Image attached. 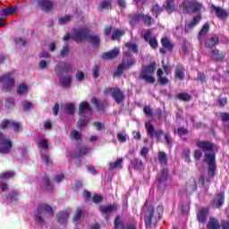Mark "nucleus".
<instances>
[{
    "label": "nucleus",
    "instance_id": "2f4dec72",
    "mask_svg": "<svg viewBox=\"0 0 229 229\" xmlns=\"http://www.w3.org/2000/svg\"><path fill=\"white\" fill-rule=\"evenodd\" d=\"M84 217L85 216H83V209H81V208H77L72 217L73 223H77V221H81V219H84Z\"/></svg>",
    "mask_w": 229,
    "mask_h": 229
},
{
    "label": "nucleus",
    "instance_id": "a211bd4d",
    "mask_svg": "<svg viewBox=\"0 0 229 229\" xmlns=\"http://www.w3.org/2000/svg\"><path fill=\"white\" fill-rule=\"evenodd\" d=\"M90 103L93 104V106L96 108L97 112H105V108H106L105 102L99 101L96 97H93L90 99Z\"/></svg>",
    "mask_w": 229,
    "mask_h": 229
},
{
    "label": "nucleus",
    "instance_id": "1a4fd4ad",
    "mask_svg": "<svg viewBox=\"0 0 229 229\" xmlns=\"http://www.w3.org/2000/svg\"><path fill=\"white\" fill-rule=\"evenodd\" d=\"M205 162L208 165V176H216V155L206 154Z\"/></svg>",
    "mask_w": 229,
    "mask_h": 229
},
{
    "label": "nucleus",
    "instance_id": "0eeeda50",
    "mask_svg": "<svg viewBox=\"0 0 229 229\" xmlns=\"http://www.w3.org/2000/svg\"><path fill=\"white\" fill-rule=\"evenodd\" d=\"M135 64V60L124 55L122 64L117 67L115 76H122L126 69H130Z\"/></svg>",
    "mask_w": 229,
    "mask_h": 229
},
{
    "label": "nucleus",
    "instance_id": "c85d7f7f",
    "mask_svg": "<svg viewBox=\"0 0 229 229\" xmlns=\"http://www.w3.org/2000/svg\"><path fill=\"white\" fill-rule=\"evenodd\" d=\"M209 30H210V26L208 25V23H205L198 34L199 40H203V38L207 37Z\"/></svg>",
    "mask_w": 229,
    "mask_h": 229
},
{
    "label": "nucleus",
    "instance_id": "338daca9",
    "mask_svg": "<svg viewBox=\"0 0 229 229\" xmlns=\"http://www.w3.org/2000/svg\"><path fill=\"white\" fill-rule=\"evenodd\" d=\"M41 158H42V161L46 163V165H49V164H51V159L49 157V155L41 153Z\"/></svg>",
    "mask_w": 229,
    "mask_h": 229
},
{
    "label": "nucleus",
    "instance_id": "c03bdc74",
    "mask_svg": "<svg viewBox=\"0 0 229 229\" xmlns=\"http://www.w3.org/2000/svg\"><path fill=\"white\" fill-rule=\"evenodd\" d=\"M71 49L69 48V44L64 43V45L63 46V48L61 50V58H65V56H67V55H69Z\"/></svg>",
    "mask_w": 229,
    "mask_h": 229
},
{
    "label": "nucleus",
    "instance_id": "4d7b16f0",
    "mask_svg": "<svg viewBox=\"0 0 229 229\" xmlns=\"http://www.w3.org/2000/svg\"><path fill=\"white\" fill-rule=\"evenodd\" d=\"M152 13L154 15H156V17H158V15H160V13H162V8H160V6H158V4H155L152 7Z\"/></svg>",
    "mask_w": 229,
    "mask_h": 229
},
{
    "label": "nucleus",
    "instance_id": "052dcab7",
    "mask_svg": "<svg viewBox=\"0 0 229 229\" xmlns=\"http://www.w3.org/2000/svg\"><path fill=\"white\" fill-rule=\"evenodd\" d=\"M158 157H159L160 164H163V165L167 164V156L165 155V153L160 152Z\"/></svg>",
    "mask_w": 229,
    "mask_h": 229
},
{
    "label": "nucleus",
    "instance_id": "680f3d73",
    "mask_svg": "<svg viewBox=\"0 0 229 229\" xmlns=\"http://www.w3.org/2000/svg\"><path fill=\"white\" fill-rule=\"evenodd\" d=\"M77 81H83L85 80V73L81 71H78L75 74Z\"/></svg>",
    "mask_w": 229,
    "mask_h": 229
},
{
    "label": "nucleus",
    "instance_id": "bb28decb",
    "mask_svg": "<svg viewBox=\"0 0 229 229\" xmlns=\"http://www.w3.org/2000/svg\"><path fill=\"white\" fill-rule=\"evenodd\" d=\"M197 146L203 151H213L214 146L208 141H198Z\"/></svg>",
    "mask_w": 229,
    "mask_h": 229
},
{
    "label": "nucleus",
    "instance_id": "a18cd8bd",
    "mask_svg": "<svg viewBox=\"0 0 229 229\" xmlns=\"http://www.w3.org/2000/svg\"><path fill=\"white\" fill-rule=\"evenodd\" d=\"M102 10H112V2L110 0H105L100 3Z\"/></svg>",
    "mask_w": 229,
    "mask_h": 229
},
{
    "label": "nucleus",
    "instance_id": "cd10ccee",
    "mask_svg": "<svg viewBox=\"0 0 229 229\" xmlns=\"http://www.w3.org/2000/svg\"><path fill=\"white\" fill-rule=\"evenodd\" d=\"M90 123V118L85 114H81V117L77 122V127L79 130H81V128L87 126Z\"/></svg>",
    "mask_w": 229,
    "mask_h": 229
},
{
    "label": "nucleus",
    "instance_id": "7ed1b4c3",
    "mask_svg": "<svg viewBox=\"0 0 229 229\" xmlns=\"http://www.w3.org/2000/svg\"><path fill=\"white\" fill-rule=\"evenodd\" d=\"M157 70V63H151L148 67H144L140 72V77L148 83H155V77L153 72Z\"/></svg>",
    "mask_w": 229,
    "mask_h": 229
},
{
    "label": "nucleus",
    "instance_id": "bf43d9fd",
    "mask_svg": "<svg viewBox=\"0 0 229 229\" xmlns=\"http://www.w3.org/2000/svg\"><path fill=\"white\" fill-rule=\"evenodd\" d=\"M71 135L75 140H81V133H80V131L72 130Z\"/></svg>",
    "mask_w": 229,
    "mask_h": 229
},
{
    "label": "nucleus",
    "instance_id": "13d9d810",
    "mask_svg": "<svg viewBox=\"0 0 229 229\" xmlns=\"http://www.w3.org/2000/svg\"><path fill=\"white\" fill-rule=\"evenodd\" d=\"M103 201V196L98 194V193H95L92 197V202L93 203H101Z\"/></svg>",
    "mask_w": 229,
    "mask_h": 229
},
{
    "label": "nucleus",
    "instance_id": "f257e3e1",
    "mask_svg": "<svg viewBox=\"0 0 229 229\" xmlns=\"http://www.w3.org/2000/svg\"><path fill=\"white\" fill-rule=\"evenodd\" d=\"M48 214L50 217H55V209L47 203H40L36 208V212L34 213V221L37 225H44Z\"/></svg>",
    "mask_w": 229,
    "mask_h": 229
},
{
    "label": "nucleus",
    "instance_id": "69168bd1",
    "mask_svg": "<svg viewBox=\"0 0 229 229\" xmlns=\"http://www.w3.org/2000/svg\"><path fill=\"white\" fill-rule=\"evenodd\" d=\"M82 198L85 201H90V199H92V193L89 191H84Z\"/></svg>",
    "mask_w": 229,
    "mask_h": 229
},
{
    "label": "nucleus",
    "instance_id": "5701e85b",
    "mask_svg": "<svg viewBox=\"0 0 229 229\" xmlns=\"http://www.w3.org/2000/svg\"><path fill=\"white\" fill-rule=\"evenodd\" d=\"M224 204H225V193L220 192L216 195V197L213 200V207L215 208H219V207H223Z\"/></svg>",
    "mask_w": 229,
    "mask_h": 229
},
{
    "label": "nucleus",
    "instance_id": "e2e57ef3",
    "mask_svg": "<svg viewBox=\"0 0 229 229\" xmlns=\"http://www.w3.org/2000/svg\"><path fill=\"white\" fill-rule=\"evenodd\" d=\"M125 47H127V49L129 51H131L132 53H137V45H135V44L127 43V44H125Z\"/></svg>",
    "mask_w": 229,
    "mask_h": 229
},
{
    "label": "nucleus",
    "instance_id": "5fc2aeb1",
    "mask_svg": "<svg viewBox=\"0 0 229 229\" xmlns=\"http://www.w3.org/2000/svg\"><path fill=\"white\" fill-rule=\"evenodd\" d=\"M99 65L96 64L93 69H92V76L94 78V80H98V78H99Z\"/></svg>",
    "mask_w": 229,
    "mask_h": 229
},
{
    "label": "nucleus",
    "instance_id": "7c9ffc66",
    "mask_svg": "<svg viewBox=\"0 0 229 229\" xmlns=\"http://www.w3.org/2000/svg\"><path fill=\"white\" fill-rule=\"evenodd\" d=\"M211 58L212 60H223L225 58V54L220 52L217 48H215L211 51Z\"/></svg>",
    "mask_w": 229,
    "mask_h": 229
},
{
    "label": "nucleus",
    "instance_id": "e433bc0d",
    "mask_svg": "<svg viewBox=\"0 0 229 229\" xmlns=\"http://www.w3.org/2000/svg\"><path fill=\"white\" fill-rule=\"evenodd\" d=\"M6 199H9L11 202L17 201L19 197V191L12 190L7 195L4 196Z\"/></svg>",
    "mask_w": 229,
    "mask_h": 229
},
{
    "label": "nucleus",
    "instance_id": "2eb2a0df",
    "mask_svg": "<svg viewBox=\"0 0 229 229\" xmlns=\"http://www.w3.org/2000/svg\"><path fill=\"white\" fill-rule=\"evenodd\" d=\"M55 71L56 74H63V72L67 73L70 71H72V65L67 63L59 64L55 67Z\"/></svg>",
    "mask_w": 229,
    "mask_h": 229
},
{
    "label": "nucleus",
    "instance_id": "20e7f679",
    "mask_svg": "<svg viewBox=\"0 0 229 229\" xmlns=\"http://www.w3.org/2000/svg\"><path fill=\"white\" fill-rule=\"evenodd\" d=\"M89 33H90V29L83 27L79 30H75L72 35V38L76 42V44H80V42L87 40Z\"/></svg>",
    "mask_w": 229,
    "mask_h": 229
},
{
    "label": "nucleus",
    "instance_id": "49530a36",
    "mask_svg": "<svg viewBox=\"0 0 229 229\" xmlns=\"http://www.w3.org/2000/svg\"><path fill=\"white\" fill-rule=\"evenodd\" d=\"M105 96H112L115 99V88H106L104 89Z\"/></svg>",
    "mask_w": 229,
    "mask_h": 229
},
{
    "label": "nucleus",
    "instance_id": "dca6fc26",
    "mask_svg": "<svg viewBox=\"0 0 229 229\" xmlns=\"http://www.w3.org/2000/svg\"><path fill=\"white\" fill-rule=\"evenodd\" d=\"M217 44H219V37L213 35L206 38L204 46L205 47L211 49V47H215V46H217Z\"/></svg>",
    "mask_w": 229,
    "mask_h": 229
},
{
    "label": "nucleus",
    "instance_id": "864d4df0",
    "mask_svg": "<svg viewBox=\"0 0 229 229\" xmlns=\"http://www.w3.org/2000/svg\"><path fill=\"white\" fill-rule=\"evenodd\" d=\"M71 19H72V16H71V15H65L64 17H61V18H59V24L64 26V24H67V22H69V21H71Z\"/></svg>",
    "mask_w": 229,
    "mask_h": 229
},
{
    "label": "nucleus",
    "instance_id": "393cba45",
    "mask_svg": "<svg viewBox=\"0 0 229 229\" xmlns=\"http://www.w3.org/2000/svg\"><path fill=\"white\" fill-rule=\"evenodd\" d=\"M93 47H97V46H99L101 44V39L99 38V35H92L90 33L88 34L87 39Z\"/></svg>",
    "mask_w": 229,
    "mask_h": 229
},
{
    "label": "nucleus",
    "instance_id": "09e8293b",
    "mask_svg": "<svg viewBox=\"0 0 229 229\" xmlns=\"http://www.w3.org/2000/svg\"><path fill=\"white\" fill-rule=\"evenodd\" d=\"M18 96H22L25 92H28V85L21 84L17 89Z\"/></svg>",
    "mask_w": 229,
    "mask_h": 229
},
{
    "label": "nucleus",
    "instance_id": "6e6d98bb",
    "mask_svg": "<svg viewBox=\"0 0 229 229\" xmlns=\"http://www.w3.org/2000/svg\"><path fill=\"white\" fill-rule=\"evenodd\" d=\"M5 106L8 108H13L15 106V99L13 98H8L5 100Z\"/></svg>",
    "mask_w": 229,
    "mask_h": 229
},
{
    "label": "nucleus",
    "instance_id": "f8f14e48",
    "mask_svg": "<svg viewBox=\"0 0 229 229\" xmlns=\"http://www.w3.org/2000/svg\"><path fill=\"white\" fill-rule=\"evenodd\" d=\"M139 21H143L145 24L148 26H151L154 22L153 18L151 16L144 15V14H135L132 19L130 21V24L133 26Z\"/></svg>",
    "mask_w": 229,
    "mask_h": 229
},
{
    "label": "nucleus",
    "instance_id": "37998d69",
    "mask_svg": "<svg viewBox=\"0 0 229 229\" xmlns=\"http://www.w3.org/2000/svg\"><path fill=\"white\" fill-rule=\"evenodd\" d=\"M115 101L116 103H123L124 101V93L121 89L115 90Z\"/></svg>",
    "mask_w": 229,
    "mask_h": 229
},
{
    "label": "nucleus",
    "instance_id": "4c0bfd02",
    "mask_svg": "<svg viewBox=\"0 0 229 229\" xmlns=\"http://www.w3.org/2000/svg\"><path fill=\"white\" fill-rule=\"evenodd\" d=\"M175 78H178V80H183V78H185V68L182 66H177L175 69Z\"/></svg>",
    "mask_w": 229,
    "mask_h": 229
},
{
    "label": "nucleus",
    "instance_id": "473e14b6",
    "mask_svg": "<svg viewBox=\"0 0 229 229\" xmlns=\"http://www.w3.org/2000/svg\"><path fill=\"white\" fill-rule=\"evenodd\" d=\"M163 6L167 13H173V12L176 10V4H174V1L168 0Z\"/></svg>",
    "mask_w": 229,
    "mask_h": 229
},
{
    "label": "nucleus",
    "instance_id": "ddd939ff",
    "mask_svg": "<svg viewBox=\"0 0 229 229\" xmlns=\"http://www.w3.org/2000/svg\"><path fill=\"white\" fill-rule=\"evenodd\" d=\"M141 37H143L146 42H148L152 49H157L158 46V41L157 40V38L151 36V31L149 30L141 31Z\"/></svg>",
    "mask_w": 229,
    "mask_h": 229
},
{
    "label": "nucleus",
    "instance_id": "a19ab883",
    "mask_svg": "<svg viewBox=\"0 0 229 229\" xmlns=\"http://www.w3.org/2000/svg\"><path fill=\"white\" fill-rule=\"evenodd\" d=\"M157 76H158V80L161 83V85H165L166 83L169 82V80L164 76V71H162V69H158L157 72Z\"/></svg>",
    "mask_w": 229,
    "mask_h": 229
},
{
    "label": "nucleus",
    "instance_id": "6ab92c4d",
    "mask_svg": "<svg viewBox=\"0 0 229 229\" xmlns=\"http://www.w3.org/2000/svg\"><path fill=\"white\" fill-rule=\"evenodd\" d=\"M211 8L218 19H226V17H228V13H226L225 9L216 6L215 4H211Z\"/></svg>",
    "mask_w": 229,
    "mask_h": 229
},
{
    "label": "nucleus",
    "instance_id": "72a5a7b5",
    "mask_svg": "<svg viewBox=\"0 0 229 229\" xmlns=\"http://www.w3.org/2000/svg\"><path fill=\"white\" fill-rule=\"evenodd\" d=\"M89 151H90V148H83L81 149H77L74 151V158H81L85 157V155H88Z\"/></svg>",
    "mask_w": 229,
    "mask_h": 229
},
{
    "label": "nucleus",
    "instance_id": "a878e982",
    "mask_svg": "<svg viewBox=\"0 0 229 229\" xmlns=\"http://www.w3.org/2000/svg\"><path fill=\"white\" fill-rule=\"evenodd\" d=\"M207 216H208V208H200L197 214V217L199 223H205V221H207Z\"/></svg>",
    "mask_w": 229,
    "mask_h": 229
},
{
    "label": "nucleus",
    "instance_id": "6e6552de",
    "mask_svg": "<svg viewBox=\"0 0 229 229\" xmlns=\"http://www.w3.org/2000/svg\"><path fill=\"white\" fill-rule=\"evenodd\" d=\"M10 128V130H13L16 133H20L21 125L20 123H17L15 121L4 119L0 123V129L1 130H6Z\"/></svg>",
    "mask_w": 229,
    "mask_h": 229
},
{
    "label": "nucleus",
    "instance_id": "4468645a",
    "mask_svg": "<svg viewBox=\"0 0 229 229\" xmlns=\"http://www.w3.org/2000/svg\"><path fill=\"white\" fill-rule=\"evenodd\" d=\"M115 229H137V224H135V222H132L124 225V223L121 220V218L119 216H116Z\"/></svg>",
    "mask_w": 229,
    "mask_h": 229
},
{
    "label": "nucleus",
    "instance_id": "c756f323",
    "mask_svg": "<svg viewBox=\"0 0 229 229\" xmlns=\"http://www.w3.org/2000/svg\"><path fill=\"white\" fill-rule=\"evenodd\" d=\"M199 21H201V16L198 15L196 17L193 18V20L185 26V31L189 32L191 31V30H192V28L196 27V25L199 24Z\"/></svg>",
    "mask_w": 229,
    "mask_h": 229
},
{
    "label": "nucleus",
    "instance_id": "412c9836",
    "mask_svg": "<svg viewBox=\"0 0 229 229\" xmlns=\"http://www.w3.org/2000/svg\"><path fill=\"white\" fill-rule=\"evenodd\" d=\"M18 10L17 6L4 7L1 11V15L5 18L8 15H17Z\"/></svg>",
    "mask_w": 229,
    "mask_h": 229
},
{
    "label": "nucleus",
    "instance_id": "b1692460",
    "mask_svg": "<svg viewBox=\"0 0 229 229\" xmlns=\"http://www.w3.org/2000/svg\"><path fill=\"white\" fill-rule=\"evenodd\" d=\"M57 222L59 225H67L69 219V213L67 211H60L56 215Z\"/></svg>",
    "mask_w": 229,
    "mask_h": 229
},
{
    "label": "nucleus",
    "instance_id": "8fccbe9b",
    "mask_svg": "<svg viewBox=\"0 0 229 229\" xmlns=\"http://www.w3.org/2000/svg\"><path fill=\"white\" fill-rule=\"evenodd\" d=\"M128 134H126L125 132H118L117 134V139L122 144L126 142V140H128Z\"/></svg>",
    "mask_w": 229,
    "mask_h": 229
},
{
    "label": "nucleus",
    "instance_id": "3c124183",
    "mask_svg": "<svg viewBox=\"0 0 229 229\" xmlns=\"http://www.w3.org/2000/svg\"><path fill=\"white\" fill-rule=\"evenodd\" d=\"M177 99H180V101H190L191 95L187 93H179L176 95Z\"/></svg>",
    "mask_w": 229,
    "mask_h": 229
},
{
    "label": "nucleus",
    "instance_id": "0e129e2a",
    "mask_svg": "<svg viewBox=\"0 0 229 229\" xmlns=\"http://www.w3.org/2000/svg\"><path fill=\"white\" fill-rule=\"evenodd\" d=\"M39 146L44 149L45 151H47L49 149V145L47 143V140L44 139L39 141Z\"/></svg>",
    "mask_w": 229,
    "mask_h": 229
},
{
    "label": "nucleus",
    "instance_id": "4be33fe9",
    "mask_svg": "<svg viewBox=\"0 0 229 229\" xmlns=\"http://www.w3.org/2000/svg\"><path fill=\"white\" fill-rule=\"evenodd\" d=\"M43 182V187H41L42 191H53L55 189V186L51 184V178H49V175L45 174L42 178Z\"/></svg>",
    "mask_w": 229,
    "mask_h": 229
},
{
    "label": "nucleus",
    "instance_id": "9b49d317",
    "mask_svg": "<svg viewBox=\"0 0 229 229\" xmlns=\"http://www.w3.org/2000/svg\"><path fill=\"white\" fill-rule=\"evenodd\" d=\"M182 6L186 12H205L203 4L198 2H184Z\"/></svg>",
    "mask_w": 229,
    "mask_h": 229
},
{
    "label": "nucleus",
    "instance_id": "c9c22d12",
    "mask_svg": "<svg viewBox=\"0 0 229 229\" xmlns=\"http://www.w3.org/2000/svg\"><path fill=\"white\" fill-rule=\"evenodd\" d=\"M115 207L109 205V206H100L98 208L99 212L102 214H112L114 212Z\"/></svg>",
    "mask_w": 229,
    "mask_h": 229
},
{
    "label": "nucleus",
    "instance_id": "774afa93",
    "mask_svg": "<svg viewBox=\"0 0 229 229\" xmlns=\"http://www.w3.org/2000/svg\"><path fill=\"white\" fill-rule=\"evenodd\" d=\"M165 180H167V169L164 168L163 174L161 177L158 179L159 183H162V182H165Z\"/></svg>",
    "mask_w": 229,
    "mask_h": 229
},
{
    "label": "nucleus",
    "instance_id": "423d86ee",
    "mask_svg": "<svg viewBox=\"0 0 229 229\" xmlns=\"http://www.w3.org/2000/svg\"><path fill=\"white\" fill-rule=\"evenodd\" d=\"M0 83H4L3 90L4 92H12L13 87H15V79L12 78L10 73L0 76Z\"/></svg>",
    "mask_w": 229,
    "mask_h": 229
},
{
    "label": "nucleus",
    "instance_id": "aec40b11",
    "mask_svg": "<svg viewBox=\"0 0 229 229\" xmlns=\"http://www.w3.org/2000/svg\"><path fill=\"white\" fill-rule=\"evenodd\" d=\"M59 83L63 89H69L72 85V77L71 75L63 76L59 79Z\"/></svg>",
    "mask_w": 229,
    "mask_h": 229
},
{
    "label": "nucleus",
    "instance_id": "79ce46f5",
    "mask_svg": "<svg viewBox=\"0 0 229 229\" xmlns=\"http://www.w3.org/2000/svg\"><path fill=\"white\" fill-rule=\"evenodd\" d=\"M145 128L148 135L153 139V137H155V127H153V124H151V123H145Z\"/></svg>",
    "mask_w": 229,
    "mask_h": 229
},
{
    "label": "nucleus",
    "instance_id": "9d476101",
    "mask_svg": "<svg viewBox=\"0 0 229 229\" xmlns=\"http://www.w3.org/2000/svg\"><path fill=\"white\" fill-rule=\"evenodd\" d=\"M37 7L45 13H51L55 10V2L53 0H38Z\"/></svg>",
    "mask_w": 229,
    "mask_h": 229
},
{
    "label": "nucleus",
    "instance_id": "de8ad7c7",
    "mask_svg": "<svg viewBox=\"0 0 229 229\" xmlns=\"http://www.w3.org/2000/svg\"><path fill=\"white\" fill-rule=\"evenodd\" d=\"M161 44L165 49H173V44L166 38L161 39Z\"/></svg>",
    "mask_w": 229,
    "mask_h": 229
},
{
    "label": "nucleus",
    "instance_id": "58836bf2",
    "mask_svg": "<svg viewBox=\"0 0 229 229\" xmlns=\"http://www.w3.org/2000/svg\"><path fill=\"white\" fill-rule=\"evenodd\" d=\"M208 229H221L219 222L216 218H210L208 225Z\"/></svg>",
    "mask_w": 229,
    "mask_h": 229
},
{
    "label": "nucleus",
    "instance_id": "603ef678",
    "mask_svg": "<svg viewBox=\"0 0 229 229\" xmlns=\"http://www.w3.org/2000/svg\"><path fill=\"white\" fill-rule=\"evenodd\" d=\"M76 110V106L74 104H67L66 105V112L68 115H74V111Z\"/></svg>",
    "mask_w": 229,
    "mask_h": 229
},
{
    "label": "nucleus",
    "instance_id": "f03ea898",
    "mask_svg": "<svg viewBox=\"0 0 229 229\" xmlns=\"http://www.w3.org/2000/svg\"><path fill=\"white\" fill-rule=\"evenodd\" d=\"M164 214V207L158 206L154 210L152 207H149L145 214V225L150 226L151 222L157 223Z\"/></svg>",
    "mask_w": 229,
    "mask_h": 229
},
{
    "label": "nucleus",
    "instance_id": "ea45409f",
    "mask_svg": "<svg viewBox=\"0 0 229 229\" xmlns=\"http://www.w3.org/2000/svg\"><path fill=\"white\" fill-rule=\"evenodd\" d=\"M13 176H15V172L13 171H7L0 174V179L4 181L10 180V178H13Z\"/></svg>",
    "mask_w": 229,
    "mask_h": 229
},
{
    "label": "nucleus",
    "instance_id": "39448f33",
    "mask_svg": "<svg viewBox=\"0 0 229 229\" xmlns=\"http://www.w3.org/2000/svg\"><path fill=\"white\" fill-rule=\"evenodd\" d=\"M12 148H13V144L12 141L4 136V133L0 131V153L1 155H9L12 153Z\"/></svg>",
    "mask_w": 229,
    "mask_h": 229
},
{
    "label": "nucleus",
    "instance_id": "f3484780",
    "mask_svg": "<svg viewBox=\"0 0 229 229\" xmlns=\"http://www.w3.org/2000/svg\"><path fill=\"white\" fill-rule=\"evenodd\" d=\"M92 107L87 101L81 102L79 105V115H85L84 114H90Z\"/></svg>",
    "mask_w": 229,
    "mask_h": 229
},
{
    "label": "nucleus",
    "instance_id": "f704fd0d",
    "mask_svg": "<svg viewBox=\"0 0 229 229\" xmlns=\"http://www.w3.org/2000/svg\"><path fill=\"white\" fill-rule=\"evenodd\" d=\"M115 58V48L112 49L110 52H105L101 55L102 60H114Z\"/></svg>",
    "mask_w": 229,
    "mask_h": 229
}]
</instances>
